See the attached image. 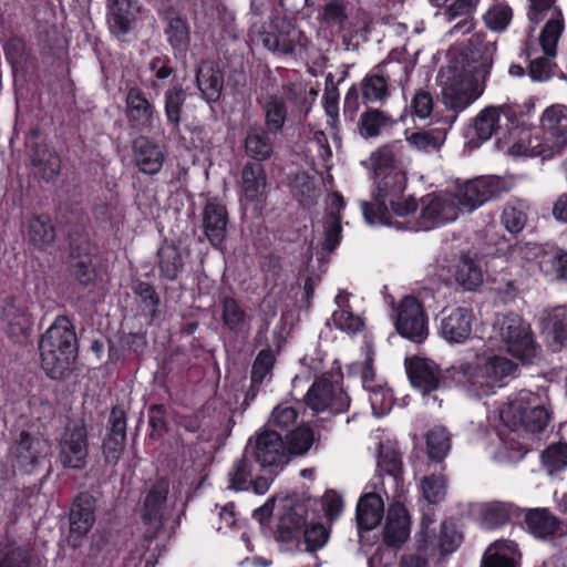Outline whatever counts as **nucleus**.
I'll list each match as a JSON object with an SVG mask.
<instances>
[{
    "instance_id": "nucleus-1",
    "label": "nucleus",
    "mask_w": 567,
    "mask_h": 567,
    "mask_svg": "<svg viewBox=\"0 0 567 567\" xmlns=\"http://www.w3.org/2000/svg\"><path fill=\"white\" fill-rule=\"evenodd\" d=\"M371 162L375 171L377 187L373 190V202H361L365 221L370 225H392L390 212L404 217L414 213L417 203L413 196L403 198L406 176L395 165V155L391 148L383 147L372 153Z\"/></svg>"
},
{
    "instance_id": "nucleus-2",
    "label": "nucleus",
    "mask_w": 567,
    "mask_h": 567,
    "mask_svg": "<svg viewBox=\"0 0 567 567\" xmlns=\"http://www.w3.org/2000/svg\"><path fill=\"white\" fill-rule=\"evenodd\" d=\"M497 51L495 42H477L466 55L462 72L451 71L442 82V102L454 111L462 112L485 91Z\"/></svg>"
},
{
    "instance_id": "nucleus-3",
    "label": "nucleus",
    "mask_w": 567,
    "mask_h": 567,
    "mask_svg": "<svg viewBox=\"0 0 567 567\" xmlns=\"http://www.w3.org/2000/svg\"><path fill=\"white\" fill-rule=\"evenodd\" d=\"M540 131L520 137L509 147L513 156H532L549 159L567 146V106L553 104L540 116Z\"/></svg>"
},
{
    "instance_id": "nucleus-4",
    "label": "nucleus",
    "mask_w": 567,
    "mask_h": 567,
    "mask_svg": "<svg viewBox=\"0 0 567 567\" xmlns=\"http://www.w3.org/2000/svg\"><path fill=\"white\" fill-rule=\"evenodd\" d=\"M79 342L75 328L65 316H59L41 337L39 343L41 365L53 380L70 375L78 357Z\"/></svg>"
},
{
    "instance_id": "nucleus-5",
    "label": "nucleus",
    "mask_w": 567,
    "mask_h": 567,
    "mask_svg": "<svg viewBox=\"0 0 567 567\" xmlns=\"http://www.w3.org/2000/svg\"><path fill=\"white\" fill-rule=\"evenodd\" d=\"M516 365L502 355L477 357L475 363H461L454 368L453 378L476 396H488L504 380L513 374Z\"/></svg>"
},
{
    "instance_id": "nucleus-6",
    "label": "nucleus",
    "mask_w": 567,
    "mask_h": 567,
    "mask_svg": "<svg viewBox=\"0 0 567 567\" xmlns=\"http://www.w3.org/2000/svg\"><path fill=\"white\" fill-rule=\"evenodd\" d=\"M502 422L513 430L539 433L545 430L549 413L542 398L528 390H522L499 410Z\"/></svg>"
},
{
    "instance_id": "nucleus-7",
    "label": "nucleus",
    "mask_w": 567,
    "mask_h": 567,
    "mask_svg": "<svg viewBox=\"0 0 567 567\" xmlns=\"http://www.w3.org/2000/svg\"><path fill=\"white\" fill-rule=\"evenodd\" d=\"M489 340L502 343L507 352L524 362H533L538 354L530 326L515 313L495 318Z\"/></svg>"
},
{
    "instance_id": "nucleus-8",
    "label": "nucleus",
    "mask_w": 567,
    "mask_h": 567,
    "mask_svg": "<svg viewBox=\"0 0 567 567\" xmlns=\"http://www.w3.org/2000/svg\"><path fill=\"white\" fill-rule=\"evenodd\" d=\"M255 461L269 475H277L289 463L286 441L274 430H262L248 443Z\"/></svg>"
},
{
    "instance_id": "nucleus-9",
    "label": "nucleus",
    "mask_w": 567,
    "mask_h": 567,
    "mask_svg": "<svg viewBox=\"0 0 567 567\" xmlns=\"http://www.w3.org/2000/svg\"><path fill=\"white\" fill-rule=\"evenodd\" d=\"M169 491V483L165 478L156 481L148 491L141 518L143 536L146 542L155 538H169L172 533L164 529L166 498Z\"/></svg>"
},
{
    "instance_id": "nucleus-10",
    "label": "nucleus",
    "mask_w": 567,
    "mask_h": 567,
    "mask_svg": "<svg viewBox=\"0 0 567 567\" xmlns=\"http://www.w3.org/2000/svg\"><path fill=\"white\" fill-rule=\"evenodd\" d=\"M506 192L505 182L496 176H481L457 186L453 195L458 213H473L485 203L501 197Z\"/></svg>"
},
{
    "instance_id": "nucleus-11",
    "label": "nucleus",
    "mask_w": 567,
    "mask_h": 567,
    "mask_svg": "<svg viewBox=\"0 0 567 567\" xmlns=\"http://www.w3.org/2000/svg\"><path fill=\"white\" fill-rule=\"evenodd\" d=\"M89 455L87 431L82 420L71 421L59 443V462L65 468L83 470Z\"/></svg>"
},
{
    "instance_id": "nucleus-12",
    "label": "nucleus",
    "mask_w": 567,
    "mask_h": 567,
    "mask_svg": "<svg viewBox=\"0 0 567 567\" xmlns=\"http://www.w3.org/2000/svg\"><path fill=\"white\" fill-rule=\"evenodd\" d=\"M306 404L315 413L330 411L333 414L346 412L350 406V398L343 388L327 378L313 382L306 394Z\"/></svg>"
},
{
    "instance_id": "nucleus-13",
    "label": "nucleus",
    "mask_w": 567,
    "mask_h": 567,
    "mask_svg": "<svg viewBox=\"0 0 567 567\" xmlns=\"http://www.w3.org/2000/svg\"><path fill=\"white\" fill-rule=\"evenodd\" d=\"M125 116L128 126L137 133H152L158 122V112L145 93L136 85L127 89L125 96Z\"/></svg>"
},
{
    "instance_id": "nucleus-14",
    "label": "nucleus",
    "mask_w": 567,
    "mask_h": 567,
    "mask_svg": "<svg viewBox=\"0 0 567 567\" xmlns=\"http://www.w3.org/2000/svg\"><path fill=\"white\" fill-rule=\"evenodd\" d=\"M395 327L402 337L415 343H422L427 338V320L416 298L408 296L400 302Z\"/></svg>"
},
{
    "instance_id": "nucleus-15",
    "label": "nucleus",
    "mask_w": 567,
    "mask_h": 567,
    "mask_svg": "<svg viewBox=\"0 0 567 567\" xmlns=\"http://www.w3.org/2000/svg\"><path fill=\"white\" fill-rule=\"evenodd\" d=\"M458 206L451 194L427 196L421 209V220L406 229L427 230L456 220Z\"/></svg>"
},
{
    "instance_id": "nucleus-16",
    "label": "nucleus",
    "mask_w": 567,
    "mask_h": 567,
    "mask_svg": "<svg viewBox=\"0 0 567 567\" xmlns=\"http://www.w3.org/2000/svg\"><path fill=\"white\" fill-rule=\"evenodd\" d=\"M143 7L138 0H107L106 23L110 32L122 38L131 33L142 20Z\"/></svg>"
},
{
    "instance_id": "nucleus-17",
    "label": "nucleus",
    "mask_w": 567,
    "mask_h": 567,
    "mask_svg": "<svg viewBox=\"0 0 567 567\" xmlns=\"http://www.w3.org/2000/svg\"><path fill=\"white\" fill-rule=\"evenodd\" d=\"M560 35L561 27L556 23H550L546 30H542L539 44L544 54L530 60L528 65V74L533 81L544 82L553 76Z\"/></svg>"
},
{
    "instance_id": "nucleus-18",
    "label": "nucleus",
    "mask_w": 567,
    "mask_h": 567,
    "mask_svg": "<svg viewBox=\"0 0 567 567\" xmlns=\"http://www.w3.org/2000/svg\"><path fill=\"white\" fill-rule=\"evenodd\" d=\"M30 299L24 293L7 297L1 307V320L10 338L19 340L31 329Z\"/></svg>"
},
{
    "instance_id": "nucleus-19",
    "label": "nucleus",
    "mask_w": 567,
    "mask_h": 567,
    "mask_svg": "<svg viewBox=\"0 0 567 567\" xmlns=\"http://www.w3.org/2000/svg\"><path fill=\"white\" fill-rule=\"evenodd\" d=\"M405 370L411 384L424 395L436 391L442 384L441 370L432 360L420 357L406 358Z\"/></svg>"
},
{
    "instance_id": "nucleus-20",
    "label": "nucleus",
    "mask_w": 567,
    "mask_h": 567,
    "mask_svg": "<svg viewBox=\"0 0 567 567\" xmlns=\"http://www.w3.org/2000/svg\"><path fill=\"white\" fill-rule=\"evenodd\" d=\"M95 499L87 493L80 494L73 502L70 512L69 543L78 547L81 539L91 530L95 523Z\"/></svg>"
},
{
    "instance_id": "nucleus-21",
    "label": "nucleus",
    "mask_w": 567,
    "mask_h": 567,
    "mask_svg": "<svg viewBox=\"0 0 567 567\" xmlns=\"http://www.w3.org/2000/svg\"><path fill=\"white\" fill-rule=\"evenodd\" d=\"M440 334L450 343L465 342L472 334L473 312L465 307L443 310Z\"/></svg>"
},
{
    "instance_id": "nucleus-22",
    "label": "nucleus",
    "mask_w": 567,
    "mask_h": 567,
    "mask_svg": "<svg viewBox=\"0 0 567 567\" xmlns=\"http://www.w3.org/2000/svg\"><path fill=\"white\" fill-rule=\"evenodd\" d=\"M204 235L215 248H219L226 238L228 213L219 200L209 198L202 214Z\"/></svg>"
},
{
    "instance_id": "nucleus-23",
    "label": "nucleus",
    "mask_w": 567,
    "mask_h": 567,
    "mask_svg": "<svg viewBox=\"0 0 567 567\" xmlns=\"http://www.w3.org/2000/svg\"><path fill=\"white\" fill-rule=\"evenodd\" d=\"M45 449L44 441L22 432L12 447V455L16 458L14 466L23 473H33L41 463Z\"/></svg>"
},
{
    "instance_id": "nucleus-24",
    "label": "nucleus",
    "mask_w": 567,
    "mask_h": 567,
    "mask_svg": "<svg viewBox=\"0 0 567 567\" xmlns=\"http://www.w3.org/2000/svg\"><path fill=\"white\" fill-rule=\"evenodd\" d=\"M502 115L507 120L515 115L513 106L509 104L489 105L484 107L475 117L473 128L476 137L481 142H486L492 136L498 135L503 128Z\"/></svg>"
},
{
    "instance_id": "nucleus-25",
    "label": "nucleus",
    "mask_w": 567,
    "mask_h": 567,
    "mask_svg": "<svg viewBox=\"0 0 567 567\" xmlns=\"http://www.w3.org/2000/svg\"><path fill=\"white\" fill-rule=\"evenodd\" d=\"M28 147L33 174L45 182L55 179L61 172V159L58 153L47 144L34 143Z\"/></svg>"
},
{
    "instance_id": "nucleus-26",
    "label": "nucleus",
    "mask_w": 567,
    "mask_h": 567,
    "mask_svg": "<svg viewBox=\"0 0 567 567\" xmlns=\"http://www.w3.org/2000/svg\"><path fill=\"white\" fill-rule=\"evenodd\" d=\"M528 532L537 538L567 534V520H558L546 508L529 509L525 515Z\"/></svg>"
},
{
    "instance_id": "nucleus-27",
    "label": "nucleus",
    "mask_w": 567,
    "mask_h": 567,
    "mask_svg": "<svg viewBox=\"0 0 567 567\" xmlns=\"http://www.w3.org/2000/svg\"><path fill=\"white\" fill-rule=\"evenodd\" d=\"M410 535V516L406 508L394 503L390 506L383 530V539L388 546H401Z\"/></svg>"
},
{
    "instance_id": "nucleus-28",
    "label": "nucleus",
    "mask_w": 567,
    "mask_h": 567,
    "mask_svg": "<svg viewBox=\"0 0 567 567\" xmlns=\"http://www.w3.org/2000/svg\"><path fill=\"white\" fill-rule=\"evenodd\" d=\"M196 83L203 97L208 103H215L219 100L224 89L223 72L213 61L203 60L197 66Z\"/></svg>"
},
{
    "instance_id": "nucleus-29",
    "label": "nucleus",
    "mask_w": 567,
    "mask_h": 567,
    "mask_svg": "<svg viewBox=\"0 0 567 567\" xmlns=\"http://www.w3.org/2000/svg\"><path fill=\"white\" fill-rule=\"evenodd\" d=\"M306 514V507L300 504L285 507L278 522L277 540L287 544L298 542L307 524Z\"/></svg>"
},
{
    "instance_id": "nucleus-30",
    "label": "nucleus",
    "mask_w": 567,
    "mask_h": 567,
    "mask_svg": "<svg viewBox=\"0 0 567 567\" xmlns=\"http://www.w3.org/2000/svg\"><path fill=\"white\" fill-rule=\"evenodd\" d=\"M134 161L141 172L147 175L157 174L164 162L161 147L144 136L133 142Z\"/></svg>"
},
{
    "instance_id": "nucleus-31",
    "label": "nucleus",
    "mask_w": 567,
    "mask_h": 567,
    "mask_svg": "<svg viewBox=\"0 0 567 567\" xmlns=\"http://www.w3.org/2000/svg\"><path fill=\"white\" fill-rule=\"evenodd\" d=\"M277 134L258 125L250 126L245 138V152L247 156L256 161L268 159L275 147Z\"/></svg>"
},
{
    "instance_id": "nucleus-32",
    "label": "nucleus",
    "mask_w": 567,
    "mask_h": 567,
    "mask_svg": "<svg viewBox=\"0 0 567 567\" xmlns=\"http://www.w3.org/2000/svg\"><path fill=\"white\" fill-rule=\"evenodd\" d=\"M275 361V355L270 349L259 351L252 363L250 375L251 384L246 393L245 405H248L249 402L257 396L264 382L271 380Z\"/></svg>"
},
{
    "instance_id": "nucleus-33",
    "label": "nucleus",
    "mask_w": 567,
    "mask_h": 567,
    "mask_svg": "<svg viewBox=\"0 0 567 567\" xmlns=\"http://www.w3.org/2000/svg\"><path fill=\"white\" fill-rule=\"evenodd\" d=\"M384 504L375 493L364 494L357 505V523L359 529L371 530L377 527L383 517Z\"/></svg>"
},
{
    "instance_id": "nucleus-34",
    "label": "nucleus",
    "mask_w": 567,
    "mask_h": 567,
    "mask_svg": "<svg viewBox=\"0 0 567 567\" xmlns=\"http://www.w3.org/2000/svg\"><path fill=\"white\" fill-rule=\"evenodd\" d=\"M389 80L382 72L368 73L359 86L362 101L382 105L391 95Z\"/></svg>"
},
{
    "instance_id": "nucleus-35",
    "label": "nucleus",
    "mask_w": 567,
    "mask_h": 567,
    "mask_svg": "<svg viewBox=\"0 0 567 567\" xmlns=\"http://www.w3.org/2000/svg\"><path fill=\"white\" fill-rule=\"evenodd\" d=\"M392 125L393 120L388 113L379 109L370 107L360 115L358 132L360 136L365 140L374 138Z\"/></svg>"
},
{
    "instance_id": "nucleus-36",
    "label": "nucleus",
    "mask_w": 567,
    "mask_h": 567,
    "mask_svg": "<svg viewBox=\"0 0 567 567\" xmlns=\"http://www.w3.org/2000/svg\"><path fill=\"white\" fill-rule=\"evenodd\" d=\"M539 320L543 330L548 331L555 342L560 346L567 344V307L545 309Z\"/></svg>"
},
{
    "instance_id": "nucleus-37",
    "label": "nucleus",
    "mask_w": 567,
    "mask_h": 567,
    "mask_svg": "<svg viewBox=\"0 0 567 567\" xmlns=\"http://www.w3.org/2000/svg\"><path fill=\"white\" fill-rule=\"evenodd\" d=\"M241 188L248 200H258L266 190L264 167L257 163H247L241 172Z\"/></svg>"
},
{
    "instance_id": "nucleus-38",
    "label": "nucleus",
    "mask_w": 567,
    "mask_h": 567,
    "mask_svg": "<svg viewBox=\"0 0 567 567\" xmlns=\"http://www.w3.org/2000/svg\"><path fill=\"white\" fill-rule=\"evenodd\" d=\"M221 319L224 327L233 333L238 334L249 330V318L233 297L221 299Z\"/></svg>"
},
{
    "instance_id": "nucleus-39",
    "label": "nucleus",
    "mask_w": 567,
    "mask_h": 567,
    "mask_svg": "<svg viewBox=\"0 0 567 567\" xmlns=\"http://www.w3.org/2000/svg\"><path fill=\"white\" fill-rule=\"evenodd\" d=\"M481 567H517L515 544L499 542L489 546L483 556Z\"/></svg>"
},
{
    "instance_id": "nucleus-40",
    "label": "nucleus",
    "mask_w": 567,
    "mask_h": 567,
    "mask_svg": "<svg viewBox=\"0 0 567 567\" xmlns=\"http://www.w3.org/2000/svg\"><path fill=\"white\" fill-rule=\"evenodd\" d=\"M157 259L162 276L168 280L177 279L184 267L178 247L174 244H163L157 250Z\"/></svg>"
},
{
    "instance_id": "nucleus-41",
    "label": "nucleus",
    "mask_w": 567,
    "mask_h": 567,
    "mask_svg": "<svg viewBox=\"0 0 567 567\" xmlns=\"http://www.w3.org/2000/svg\"><path fill=\"white\" fill-rule=\"evenodd\" d=\"M527 204L522 199L508 200L502 210L501 221L511 234L520 233L527 223Z\"/></svg>"
},
{
    "instance_id": "nucleus-42",
    "label": "nucleus",
    "mask_w": 567,
    "mask_h": 567,
    "mask_svg": "<svg viewBox=\"0 0 567 567\" xmlns=\"http://www.w3.org/2000/svg\"><path fill=\"white\" fill-rule=\"evenodd\" d=\"M28 238L37 247L45 249L53 244L55 230L47 215H38L28 223Z\"/></svg>"
},
{
    "instance_id": "nucleus-43",
    "label": "nucleus",
    "mask_w": 567,
    "mask_h": 567,
    "mask_svg": "<svg viewBox=\"0 0 567 567\" xmlns=\"http://www.w3.org/2000/svg\"><path fill=\"white\" fill-rule=\"evenodd\" d=\"M165 34L174 51L175 56L185 54L190 44V31L188 23L181 17H173L168 20Z\"/></svg>"
},
{
    "instance_id": "nucleus-44",
    "label": "nucleus",
    "mask_w": 567,
    "mask_h": 567,
    "mask_svg": "<svg viewBox=\"0 0 567 567\" xmlns=\"http://www.w3.org/2000/svg\"><path fill=\"white\" fill-rule=\"evenodd\" d=\"M529 9H528V19L533 23L542 22L547 16H549L548 21L544 25L543 30H546L550 23H556L561 27V32L564 31V18L561 10L556 6V0H528Z\"/></svg>"
},
{
    "instance_id": "nucleus-45",
    "label": "nucleus",
    "mask_w": 567,
    "mask_h": 567,
    "mask_svg": "<svg viewBox=\"0 0 567 567\" xmlns=\"http://www.w3.org/2000/svg\"><path fill=\"white\" fill-rule=\"evenodd\" d=\"M262 110L265 115L264 127L277 135L280 134L284 130L288 115L284 99L270 95L265 102Z\"/></svg>"
},
{
    "instance_id": "nucleus-46",
    "label": "nucleus",
    "mask_w": 567,
    "mask_h": 567,
    "mask_svg": "<svg viewBox=\"0 0 567 567\" xmlns=\"http://www.w3.org/2000/svg\"><path fill=\"white\" fill-rule=\"evenodd\" d=\"M455 279L464 289L474 290L483 282V269L470 255L462 256L455 272Z\"/></svg>"
},
{
    "instance_id": "nucleus-47",
    "label": "nucleus",
    "mask_w": 567,
    "mask_h": 567,
    "mask_svg": "<svg viewBox=\"0 0 567 567\" xmlns=\"http://www.w3.org/2000/svg\"><path fill=\"white\" fill-rule=\"evenodd\" d=\"M165 115L174 130H178L182 121L183 106L186 101V92L182 84H174L164 94Z\"/></svg>"
},
{
    "instance_id": "nucleus-48",
    "label": "nucleus",
    "mask_w": 567,
    "mask_h": 567,
    "mask_svg": "<svg viewBox=\"0 0 567 567\" xmlns=\"http://www.w3.org/2000/svg\"><path fill=\"white\" fill-rule=\"evenodd\" d=\"M74 243L71 241L70 272L76 281L83 286H90L95 281L96 272L92 265V259L87 252L84 255H74Z\"/></svg>"
},
{
    "instance_id": "nucleus-49",
    "label": "nucleus",
    "mask_w": 567,
    "mask_h": 567,
    "mask_svg": "<svg viewBox=\"0 0 567 567\" xmlns=\"http://www.w3.org/2000/svg\"><path fill=\"white\" fill-rule=\"evenodd\" d=\"M446 133L443 130H432L412 133L406 137L411 147L419 152H437L444 144Z\"/></svg>"
},
{
    "instance_id": "nucleus-50",
    "label": "nucleus",
    "mask_w": 567,
    "mask_h": 567,
    "mask_svg": "<svg viewBox=\"0 0 567 567\" xmlns=\"http://www.w3.org/2000/svg\"><path fill=\"white\" fill-rule=\"evenodd\" d=\"M427 454L431 460H443L451 449V437L443 426H434L426 434Z\"/></svg>"
},
{
    "instance_id": "nucleus-51",
    "label": "nucleus",
    "mask_w": 567,
    "mask_h": 567,
    "mask_svg": "<svg viewBox=\"0 0 567 567\" xmlns=\"http://www.w3.org/2000/svg\"><path fill=\"white\" fill-rule=\"evenodd\" d=\"M329 539V532L322 524H311L305 527L302 540L297 542L300 551L315 553L321 549Z\"/></svg>"
},
{
    "instance_id": "nucleus-52",
    "label": "nucleus",
    "mask_w": 567,
    "mask_h": 567,
    "mask_svg": "<svg viewBox=\"0 0 567 567\" xmlns=\"http://www.w3.org/2000/svg\"><path fill=\"white\" fill-rule=\"evenodd\" d=\"M252 463L246 456L234 462L233 467L228 472V487L234 491H247L251 484Z\"/></svg>"
},
{
    "instance_id": "nucleus-53",
    "label": "nucleus",
    "mask_w": 567,
    "mask_h": 567,
    "mask_svg": "<svg viewBox=\"0 0 567 567\" xmlns=\"http://www.w3.org/2000/svg\"><path fill=\"white\" fill-rule=\"evenodd\" d=\"M289 456H302L309 452L315 444V433L306 425L298 426L287 435L286 442Z\"/></svg>"
},
{
    "instance_id": "nucleus-54",
    "label": "nucleus",
    "mask_w": 567,
    "mask_h": 567,
    "mask_svg": "<svg viewBox=\"0 0 567 567\" xmlns=\"http://www.w3.org/2000/svg\"><path fill=\"white\" fill-rule=\"evenodd\" d=\"M514 508L511 504L491 502L482 508V523L486 528H495L507 522Z\"/></svg>"
},
{
    "instance_id": "nucleus-55",
    "label": "nucleus",
    "mask_w": 567,
    "mask_h": 567,
    "mask_svg": "<svg viewBox=\"0 0 567 567\" xmlns=\"http://www.w3.org/2000/svg\"><path fill=\"white\" fill-rule=\"evenodd\" d=\"M539 266L543 272L553 279L567 280V251L558 250L544 256Z\"/></svg>"
},
{
    "instance_id": "nucleus-56",
    "label": "nucleus",
    "mask_w": 567,
    "mask_h": 567,
    "mask_svg": "<svg viewBox=\"0 0 567 567\" xmlns=\"http://www.w3.org/2000/svg\"><path fill=\"white\" fill-rule=\"evenodd\" d=\"M542 462L549 474L564 470L567 466V444L556 443L549 445L542 453Z\"/></svg>"
},
{
    "instance_id": "nucleus-57",
    "label": "nucleus",
    "mask_w": 567,
    "mask_h": 567,
    "mask_svg": "<svg viewBox=\"0 0 567 567\" xmlns=\"http://www.w3.org/2000/svg\"><path fill=\"white\" fill-rule=\"evenodd\" d=\"M421 491L423 497L430 504H437L446 495V482L442 475L424 476L421 481Z\"/></svg>"
},
{
    "instance_id": "nucleus-58",
    "label": "nucleus",
    "mask_w": 567,
    "mask_h": 567,
    "mask_svg": "<svg viewBox=\"0 0 567 567\" xmlns=\"http://www.w3.org/2000/svg\"><path fill=\"white\" fill-rule=\"evenodd\" d=\"M512 17L513 12L511 7L504 3H497L484 14V21L488 29L502 32L508 27Z\"/></svg>"
},
{
    "instance_id": "nucleus-59",
    "label": "nucleus",
    "mask_w": 567,
    "mask_h": 567,
    "mask_svg": "<svg viewBox=\"0 0 567 567\" xmlns=\"http://www.w3.org/2000/svg\"><path fill=\"white\" fill-rule=\"evenodd\" d=\"M341 216L337 213H329L324 223V240L322 248L329 252L333 251L340 244L341 238Z\"/></svg>"
},
{
    "instance_id": "nucleus-60",
    "label": "nucleus",
    "mask_w": 567,
    "mask_h": 567,
    "mask_svg": "<svg viewBox=\"0 0 567 567\" xmlns=\"http://www.w3.org/2000/svg\"><path fill=\"white\" fill-rule=\"evenodd\" d=\"M331 319L337 329L349 333L359 332L363 327L361 318L353 315L350 309L334 310Z\"/></svg>"
},
{
    "instance_id": "nucleus-61",
    "label": "nucleus",
    "mask_w": 567,
    "mask_h": 567,
    "mask_svg": "<svg viewBox=\"0 0 567 567\" xmlns=\"http://www.w3.org/2000/svg\"><path fill=\"white\" fill-rule=\"evenodd\" d=\"M367 391L369 392V401L371 404L372 412L375 416H382L390 411L392 398L389 391L385 390L383 385L378 384Z\"/></svg>"
},
{
    "instance_id": "nucleus-62",
    "label": "nucleus",
    "mask_w": 567,
    "mask_h": 567,
    "mask_svg": "<svg viewBox=\"0 0 567 567\" xmlns=\"http://www.w3.org/2000/svg\"><path fill=\"white\" fill-rule=\"evenodd\" d=\"M297 417L298 412L295 408L285 404H278L274 408L270 414L269 424L275 427L286 430L296 423Z\"/></svg>"
},
{
    "instance_id": "nucleus-63",
    "label": "nucleus",
    "mask_w": 567,
    "mask_h": 567,
    "mask_svg": "<svg viewBox=\"0 0 567 567\" xmlns=\"http://www.w3.org/2000/svg\"><path fill=\"white\" fill-rule=\"evenodd\" d=\"M462 543V534L452 522H443L440 534V547L445 554L453 553Z\"/></svg>"
},
{
    "instance_id": "nucleus-64",
    "label": "nucleus",
    "mask_w": 567,
    "mask_h": 567,
    "mask_svg": "<svg viewBox=\"0 0 567 567\" xmlns=\"http://www.w3.org/2000/svg\"><path fill=\"white\" fill-rule=\"evenodd\" d=\"M378 466L395 480L401 474V455L394 450H382L378 458Z\"/></svg>"
}]
</instances>
